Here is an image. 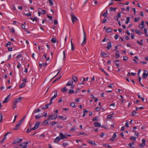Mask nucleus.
Instances as JSON below:
<instances>
[{"label": "nucleus", "instance_id": "nucleus-52", "mask_svg": "<svg viewBox=\"0 0 148 148\" xmlns=\"http://www.w3.org/2000/svg\"><path fill=\"white\" fill-rule=\"evenodd\" d=\"M21 27L22 28V29H26L27 28H26L25 27V25H24V24H22V25H21Z\"/></svg>", "mask_w": 148, "mask_h": 148}, {"label": "nucleus", "instance_id": "nucleus-33", "mask_svg": "<svg viewBox=\"0 0 148 148\" xmlns=\"http://www.w3.org/2000/svg\"><path fill=\"white\" fill-rule=\"evenodd\" d=\"M48 108V105H47V104H45V106L44 107H42V109H47Z\"/></svg>", "mask_w": 148, "mask_h": 148}, {"label": "nucleus", "instance_id": "nucleus-38", "mask_svg": "<svg viewBox=\"0 0 148 148\" xmlns=\"http://www.w3.org/2000/svg\"><path fill=\"white\" fill-rule=\"evenodd\" d=\"M74 92V91L73 90L70 89L69 90V94H72Z\"/></svg>", "mask_w": 148, "mask_h": 148}, {"label": "nucleus", "instance_id": "nucleus-50", "mask_svg": "<svg viewBox=\"0 0 148 148\" xmlns=\"http://www.w3.org/2000/svg\"><path fill=\"white\" fill-rule=\"evenodd\" d=\"M142 143L145 145L146 141L144 138H143L142 140Z\"/></svg>", "mask_w": 148, "mask_h": 148}, {"label": "nucleus", "instance_id": "nucleus-45", "mask_svg": "<svg viewBox=\"0 0 148 148\" xmlns=\"http://www.w3.org/2000/svg\"><path fill=\"white\" fill-rule=\"evenodd\" d=\"M49 120V119H47L44 122H43V123H46V124H48V120Z\"/></svg>", "mask_w": 148, "mask_h": 148}, {"label": "nucleus", "instance_id": "nucleus-58", "mask_svg": "<svg viewBox=\"0 0 148 148\" xmlns=\"http://www.w3.org/2000/svg\"><path fill=\"white\" fill-rule=\"evenodd\" d=\"M108 13H106V12H104L103 14V16L105 17H107V14Z\"/></svg>", "mask_w": 148, "mask_h": 148}, {"label": "nucleus", "instance_id": "nucleus-34", "mask_svg": "<svg viewBox=\"0 0 148 148\" xmlns=\"http://www.w3.org/2000/svg\"><path fill=\"white\" fill-rule=\"evenodd\" d=\"M70 105L71 106L73 107H76L75 103L73 102L71 103L70 104Z\"/></svg>", "mask_w": 148, "mask_h": 148}, {"label": "nucleus", "instance_id": "nucleus-31", "mask_svg": "<svg viewBox=\"0 0 148 148\" xmlns=\"http://www.w3.org/2000/svg\"><path fill=\"white\" fill-rule=\"evenodd\" d=\"M135 32L138 35H140L141 34V32L137 29L136 30Z\"/></svg>", "mask_w": 148, "mask_h": 148}, {"label": "nucleus", "instance_id": "nucleus-61", "mask_svg": "<svg viewBox=\"0 0 148 148\" xmlns=\"http://www.w3.org/2000/svg\"><path fill=\"white\" fill-rule=\"evenodd\" d=\"M118 35L117 34H116L114 37L115 39V40H117L118 39Z\"/></svg>", "mask_w": 148, "mask_h": 148}, {"label": "nucleus", "instance_id": "nucleus-44", "mask_svg": "<svg viewBox=\"0 0 148 148\" xmlns=\"http://www.w3.org/2000/svg\"><path fill=\"white\" fill-rule=\"evenodd\" d=\"M105 146L106 147H108V148H112L111 146L109 145L108 144H105Z\"/></svg>", "mask_w": 148, "mask_h": 148}, {"label": "nucleus", "instance_id": "nucleus-36", "mask_svg": "<svg viewBox=\"0 0 148 148\" xmlns=\"http://www.w3.org/2000/svg\"><path fill=\"white\" fill-rule=\"evenodd\" d=\"M126 19L127 20V21L125 22V23L127 24L129 23V21L130 20V18L129 17H127Z\"/></svg>", "mask_w": 148, "mask_h": 148}, {"label": "nucleus", "instance_id": "nucleus-14", "mask_svg": "<svg viewBox=\"0 0 148 148\" xmlns=\"http://www.w3.org/2000/svg\"><path fill=\"white\" fill-rule=\"evenodd\" d=\"M87 142L92 145H96V144L95 142L94 141H91L90 140H88Z\"/></svg>", "mask_w": 148, "mask_h": 148}, {"label": "nucleus", "instance_id": "nucleus-10", "mask_svg": "<svg viewBox=\"0 0 148 148\" xmlns=\"http://www.w3.org/2000/svg\"><path fill=\"white\" fill-rule=\"evenodd\" d=\"M112 47V44L111 42H109L107 44V46L106 48L108 49L109 50Z\"/></svg>", "mask_w": 148, "mask_h": 148}, {"label": "nucleus", "instance_id": "nucleus-12", "mask_svg": "<svg viewBox=\"0 0 148 148\" xmlns=\"http://www.w3.org/2000/svg\"><path fill=\"white\" fill-rule=\"evenodd\" d=\"M21 125L19 123L16 125L15 128L13 129V130H16L19 129L20 125Z\"/></svg>", "mask_w": 148, "mask_h": 148}, {"label": "nucleus", "instance_id": "nucleus-55", "mask_svg": "<svg viewBox=\"0 0 148 148\" xmlns=\"http://www.w3.org/2000/svg\"><path fill=\"white\" fill-rule=\"evenodd\" d=\"M48 1H49L50 4L51 5H53V3L51 0H48Z\"/></svg>", "mask_w": 148, "mask_h": 148}, {"label": "nucleus", "instance_id": "nucleus-20", "mask_svg": "<svg viewBox=\"0 0 148 148\" xmlns=\"http://www.w3.org/2000/svg\"><path fill=\"white\" fill-rule=\"evenodd\" d=\"M72 79L73 80L74 82H76L78 80L77 77L75 76H73L72 77Z\"/></svg>", "mask_w": 148, "mask_h": 148}, {"label": "nucleus", "instance_id": "nucleus-47", "mask_svg": "<svg viewBox=\"0 0 148 148\" xmlns=\"http://www.w3.org/2000/svg\"><path fill=\"white\" fill-rule=\"evenodd\" d=\"M116 8H114L113 7H111L110 8V11H113L114 10L115 11L116 10Z\"/></svg>", "mask_w": 148, "mask_h": 148}, {"label": "nucleus", "instance_id": "nucleus-26", "mask_svg": "<svg viewBox=\"0 0 148 148\" xmlns=\"http://www.w3.org/2000/svg\"><path fill=\"white\" fill-rule=\"evenodd\" d=\"M40 111V110L39 108H38L37 110H34L33 112V114L39 112Z\"/></svg>", "mask_w": 148, "mask_h": 148}, {"label": "nucleus", "instance_id": "nucleus-3", "mask_svg": "<svg viewBox=\"0 0 148 148\" xmlns=\"http://www.w3.org/2000/svg\"><path fill=\"white\" fill-rule=\"evenodd\" d=\"M54 92L55 94H54V96L53 97H52L51 98V99L50 100V102L49 103L47 104V105H48V106L50 105L51 104V103H52V100H53V99H55L57 96V90L55 91H54Z\"/></svg>", "mask_w": 148, "mask_h": 148}, {"label": "nucleus", "instance_id": "nucleus-62", "mask_svg": "<svg viewBox=\"0 0 148 148\" xmlns=\"http://www.w3.org/2000/svg\"><path fill=\"white\" fill-rule=\"evenodd\" d=\"M11 44V42H8V43L6 44V46L8 47V45H10Z\"/></svg>", "mask_w": 148, "mask_h": 148}, {"label": "nucleus", "instance_id": "nucleus-28", "mask_svg": "<svg viewBox=\"0 0 148 148\" xmlns=\"http://www.w3.org/2000/svg\"><path fill=\"white\" fill-rule=\"evenodd\" d=\"M13 106L12 107H13V109H14L16 108L17 103L15 102L14 101L13 102Z\"/></svg>", "mask_w": 148, "mask_h": 148}, {"label": "nucleus", "instance_id": "nucleus-1", "mask_svg": "<svg viewBox=\"0 0 148 148\" xmlns=\"http://www.w3.org/2000/svg\"><path fill=\"white\" fill-rule=\"evenodd\" d=\"M71 19L73 23L75 22H76L78 20L77 18L75 16L73 13H71Z\"/></svg>", "mask_w": 148, "mask_h": 148}, {"label": "nucleus", "instance_id": "nucleus-27", "mask_svg": "<svg viewBox=\"0 0 148 148\" xmlns=\"http://www.w3.org/2000/svg\"><path fill=\"white\" fill-rule=\"evenodd\" d=\"M100 70L103 72L106 75L108 76V73H106L103 69L101 68H100Z\"/></svg>", "mask_w": 148, "mask_h": 148}, {"label": "nucleus", "instance_id": "nucleus-11", "mask_svg": "<svg viewBox=\"0 0 148 148\" xmlns=\"http://www.w3.org/2000/svg\"><path fill=\"white\" fill-rule=\"evenodd\" d=\"M22 99V97H19L18 98L16 99H15V101H14L16 103H18L21 102Z\"/></svg>", "mask_w": 148, "mask_h": 148}, {"label": "nucleus", "instance_id": "nucleus-18", "mask_svg": "<svg viewBox=\"0 0 148 148\" xmlns=\"http://www.w3.org/2000/svg\"><path fill=\"white\" fill-rule=\"evenodd\" d=\"M119 51H116L115 54V58H118L120 57V54H119Z\"/></svg>", "mask_w": 148, "mask_h": 148}, {"label": "nucleus", "instance_id": "nucleus-15", "mask_svg": "<svg viewBox=\"0 0 148 148\" xmlns=\"http://www.w3.org/2000/svg\"><path fill=\"white\" fill-rule=\"evenodd\" d=\"M112 29L110 28H107L106 30V32L107 33H110L112 32Z\"/></svg>", "mask_w": 148, "mask_h": 148}, {"label": "nucleus", "instance_id": "nucleus-60", "mask_svg": "<svg viewBox=\"0 0 148 148\" xmlns=\"http://www.w3.org/2000/svg\"><path fill=\"white\" fill-rule=\"evenodd\" d=\"M138 20H139V18H135L134 19V20L135 22H137L138 21Z\"/></svg>", "mask_w": 148, "mask_h": 148}, {"label": "nucleus", "instance_id": "nucleus-46", "mask_svg": "<svg viewBox=\"0 0 148 148\" xmlns=\"http://www.w3.org/2000/svg\"><path fill=\"white\" fill-rule=\"evenodd\" d=\"M144 25V21H142L141 22V24L139 25V27H140V26H143Z\"/></svg>", "mask_w": 148, "mask_h": 148}, {"label": "nucleus", "instance_id": "nucleus-49", "mask_svg": "<svg viewBox=\"0 0 148 148\" xmlns=\"http://www.w3.org/2000/svg\"><path fill=\"white\" fill-rule=\"evenodd\" d=\"M67 145L68 144L66 143H64L62 144L63 146L64 147H66Z\"/></svg>", "mask_w": 148, "mask_h": 148}, {"label": "nucleus", "instance_id": "nucleus-37", "mask_svg": "<svg viewBox=\"0 0 148 148\" xmlns=\"http://www.w3.org/2000/svg\"><path fill=\"white\" fill-rule=\"evenodd\" d=\"M25 116H24V117H23L21 120H20V121L18 122V123L21 124V123L23 122L24 119H25Z\"/></svg>", "mask_w": 148, "mask_h": 148}, {"label": "nucleus", "instance_id": "nucleus-22", "mask_svg": "<svg viewBox=\"0 0 148 148\" xmlns=\"http://www.w3.org/2000/svg\"><path fill=\"white\" fill-rule=\"evenodd\" d=\"M61 68H60L57 69V71H58V73H57V74L53 78H54L55 77H56L59 73L61 71Z\"/></svg>", "mask_w": 148, "mask_h": 148}, {"label": "nucleus", "instance_id": "nucleus-54", "mask_svg": "<svg viewBox=\"0 0 148 148\" xmlns=\"http://www.w3.org/2000/svg\"><path fill=\"white\" fill-rule=\"evenodd\" d=\"M112 116L111 115L109 114L108 116L107 117V118L108 119H112Z\"/></svg>", "mask_w": 148, "mask_h": 148}, {"label": "nucleus", "instance_id": "nucleus-2", "mask_svg": "<svg viewBox=\"0 0 148 148\" xmlns=\"http://www.w3.org/2000/svg\"><path fill=\"white\" fill-rule=\"evenodd\" d=\"M83 34H84V39L82 42V43L81 45L82 46H83L85 45L86 43V32L84 31V30H83Z\"/></svg>", "mask_w": 148, "mask_h": 148}, {"label": "nucleus", "instance_id": "nucleus-4", "mask_svg": "<svg viewBox=\"0 0 148 148\" xmlns=\"http://www.w3.org/2000/svg\"><path fill=\"white\" fill-rule=\"evenodd\" d=\"M148 76V72L146 70H144V72L142 75V78L145 79Z\"/></svg>", "mask_w": 148, "mask_h": 148}, {"label": "nucleus", "instance_id": "nucleus-25", "mask_svg": "<svg viewBox=\"0 0 148 148\" xmlns=\"http://www.w3.org/2000/svg\"><path fill=\"white\" fill-rule=\"evenodd\" d=\"M58 117L59 118L64 120H66L67 119V117H64L63 116H58Z\"/></svg>", "mask_w": 148, "mask_h": 148}, {"label": "nucleus", "instance_id": "nucleus-24", "mask_svg": "<svg viewBox=\"0 0 148 148\" xmlns=\"http://www.w3.org/2000/svg\"><path fill=\"white\" fill-rule=\"evenodd\" d=\"M71 50L73 51L75 49L74 45H73V42L72 41H71Z\"/></svg>", "mask_w": 148, "mask_h": 148}, {"label": "nucleus", "instance_id": "nucleus-56", "mask_svg": "<svg viewBox=\"0 0 148 148\" xmlns=\"http://www.w3.org/2000/svg\"><path fill=\"white\" fill-rule=\"evenodd\" d=\"M145 145L143 144H141L139 145V147H143Z\"/></svg>", "mask_w": 148, "mask_h": 148}, {"label": "nucleus", "instance_id": "nucleus-29", "mask_svg": "<svg viewBox=\"0 0 148 148\" xmlns=\"http://www.w3.org/2000/svg\"><path fill=\"white\" fill-rule=\"evenodd\" d=\"M30 18L31 20H32V21H37L38 20V19L36 17L34 18H33L32 17H30Z\"/></svg>", "mask_w": 148, "mask_h": 148}, {"label": "nucleus", "instance_id": "nucleus-21", "mask_svg": "<svg viewBox=\"0 0 148 148\" xmlns=\"http://www.w3.org/2000/svg\"><path fill=\"white\" fill-rule=\"evenodd\" d=\"M68 90L67 88L65 87H64L61 90V91L62 92H66Z\"/></svg>", "mask_w": 148, "mask_h": 148}, {"label": "nucleus", "instance_id": "nucleus-13", "mask_svg": "<svg viewBox=\"0 0 148 148\" xmlns=\"http://www.w3.org/2000/svg\"><path fill=\"white\" fill-rule=\"evenodd\" d=\"M56 119L55 118V117L53 116V114H51L49 115L48 117V119L49 120H51L55 119Z\"/></svg>", "mask_w": 148, "mask_h": 148}, {"label": "nucleus", "instance_id": "nucleus-9", "mask_svg": "<svg viewBox=\"0 0 148 148\" xmlns=\"http://www.w3.org/2000/svg\"><path fill=\"white\" fill-rule=\"evenodd\" d=\"M10 95H11L10 94H9L7 96V97L5 98V100L2 102L3 103H5L7 102L8 101V100H9L8 98H9V97H10Z\"/></svg>", "mask_w": 148, "mask_h": 148}, {"label": "nucleus", "instance_id": "nucleus-57", "mask_svg": "<svg viewBox=\"0 0 148 148\" xmlns=\"http://www.w3.org/2000/svg\"><path fill=\"white\" fill-rule=\"evenodd\" d=\"M41 13L43 14H45L46 13V12L45 10H41Z\"/></svg>", "mask_w": 148, "mask_h": 148}, {"label": "nucleus", "instance_id": "nucleus-63", "mask_svg": "<svg viewBox=\"0 0 148 148\" xmlns=\"http://www.w3.org/2000/svg\"><path fill=\"white\" fill-rule=\"evenodd\" d=\"M107 21V19L105 18H104L102 21L103 23H105Z\"/></svg>", "mask_w": 148, "mask_h": 148}, {"label": "nucleus", "instance_id": "nucleus-19", "mask_svg": "<svg viewBox=\"0 0 148 148\" xmlns=\"http://www.w3.org/2000/svg\"><path fill=\"white\" fill-rule=\"evenodd\" d=\"M73 82L72 80H70L69 81L67 84H66V86H70L72 84H73Z\"/></svg>", "mask_w": 148, "mask_h": 148}, {"label": "nucleus", "instance_id": "nucleus-40", "mask_svg": "<svg viewBox=\"0 0 148 148\" xmlns=\"http://www.w3.org/2000/svg\"><path fill=\"white\" fill-rule=\"evenodd\" d=\"M61 77V76H60V77H58V78H57L53 82V83H54V82H55L56 81H58L60 79V78Z\"/></svg>", "mask_w": 148, "mask_h": 148}, {"label": "nucleus", "instance_id": "nucleus-17", "mask_svg": "<svg viewBox=\"0 0 148 148\" xmlns=\"http://www.w3.org/2000/svg\"><path fill=\"white\" fill-rule=\"evenodd\" d=\"M60 139L59 136L57 137L54 140V142L55 143H58L60 140Z\"/></svg>", "mask_w": 148, "mask_h": 148}, {"label": "nucleus", "instance_id": "nucleus-5", "mask_svg": "<svg viewBox=\"0 0 148 148\" xmlns=\"http://www.w3.org/2000/svg\"><path fill=\"white\" fill-rule=\"evenodd\" d=\"M40 123L38 122H36L34 127L32 128L31 129V130H34L37 129L39 126Z\"/></svg>", "mask_w": 148, "mask_h": 148}, {"label": "nucleus", "instance_id": "nucleus-39", "mask_svg": "<svg viewBox=\"0 0 148 148\" xmlns=\"http://www.w3.org/2000/svg\"><path fill=\"white\" fill-rule=\"evenodd\" d=\"M41 116H40L39 114L38 115H36L35 116V118L37 119L40 118Z\"/></svg>", "mask_w": 148, "mask_h": 148}, {"label": "nucleus", "instance_id": "nucleus-8", "mask_svg": "<svg viewBox=\"0 0 148 148\" xmlns=\"http://www.w3.org/2000/svg\"><path fill=\"white\" fill-rule=\"evenodd\" d=\"M22 140V138L20 139L19 138H17L15 141L13 143V144H16L17 143H18L21 141Z\"/></svg>", "mask_w": 148, "mask_h": 148}, {"label": "nucleus", "instance_id": "nucleus-43", "mask_svg": "<svg viewBox=\"0 0 148 148\" xmlns=\"http://www.w3.org/2000/svg\"><path fill=\"white\" fill-rule=\"evenodd\" d=\"M134 142H132V143H129V145L130 147H133L132 146V145H134Z\"/></svg>", "mask_w": 148, "mask_h": 148}, {"label": "nucleus", "instance_id": "nucleus-41", "mask_svg": "<svg viewBox=\"0 0 148 148\" xmlns=\"http://www.w3.org/2000/svg\"><path fill=\"white\" fill-rule=\"evenodd\" d=\"M10 31L12 33H14V32H15L14 29L13 27H12L10 29Z\"/></svg>", "mask_w": 148, "mask_h": 148}, {"label": "nucleus", "instance_id": "nucleus-16", "mask_svg": "<svg viewBox=\"0 0 148 148\" xmlns=\"http://www.w3.org/2000/svg\"><path fill=\"white\" fill-rule=\"evenodd\" d=\"M94 125L95 127H99L101 126L100 123L98 122H95L94 123Z\"/></svg>", "mask_w": 148, "mask_h": 148}, {"label": "nucleus", "instance_id": "nucleus-59", "mask_svg": "<svg viewBox=\"0 0 148 148\" xmlns=\"http://www.w3.org/2000/svg\"><path fill=\"white\" fill-rule=\"evenodd\" d=\"M76 130V128L74 127L70 129V131H73L75 130Z\"/></svg>", "mask_w": 148, "mask_h": 148}, {"label": "nucleus", "instance_id": "nucleus-53", "mask_svg": "<svg viewBox=\"0 0 148 148\" xmlns=\"http://www.w3.org/2000/svg\"><path fill=\"white\" fill-rule=\"evenodd\" d=\"M51 123V125L53 126L55 125V124H56L57 123L53 121Z\"/></svg>", "mask_w": 148, "mask_h": 148}, {"label": "nucleus", "instance_id": "nucleus-7", "mask_svg": "<svg viewBox=\"0 0 148 148\" xmlns=\"http://www.w3.org/2000/svg\"><path fill=\"white\" fill-rule=\"evenodd\" d=\"M121 12H119L117 14V15L116 16H114V18L115 19H116V20L117 21H119L118 19L119 18H120L121 16Z\"/></svg>", "mask_w": 148, "mask_h": 148}, {"label": "nucleus", "instance_id": "nucleus-51", "mask_svg": "<svg viewBox=\"0 0 148 148\" xmlns=\"http://www.w3.org/2000/svg\"><path fill=\"white\" fill-rule=\"evenodd\" d=\"M123 60L125 61H127L128 60V58L126 56L123 57Z\"/></svg>", "mask_w": 148, "mask_h": 148}, {"label": "nucleus", "instance_id": "nucleus-30", "mask_svg": "<svg viewBox=\"0 0 148 148\" xmlns=\"http://www.w3.org/2000/svg\"><path fill=\"white\" fill-rule=\"evenodd\" d=\"M25 84L23 83H21L19 86V88H22L24 87L25 86Z\"/></svg>", "mask_w": 148, "mask_h": 148}, {"label": "nucleus", "instance_id": "nucleus-35", "mask_svg": "<svg viewBox=\"0 0 148 148\" xmlns=\"http://www.w3.org/2000/svg\"><path fill=\"white\" fill-rule=\"evenodd\" d=\"M130 139L133 141H135L136 140V138L135 137L133 136L130 137Z\"/></svg>", "mask_w": 148, "mask_h": 148}, {"label": "nucleus", "instance_id": "nucleus-42", "mask_svg": "<svg viewBox=\"0 0 148 148\" xmlns=\"http://www.w3.org/2000/svg\"><path fill=\"white\" fill-rule=\"evenodd\" d=\"M81 134H84L85 136H86L87 135L86 134L84 133H82V132H79L77 134V135H81Z\"/></svg>", "mask_w": 148, "mask_h": 148}, {"label": "nucleus", "instance_id": "nucleus-48", "mask_svg": "<svg viewBox=\"0 0 148 148\" xmlns=\"http://www.w3.org/2000/svg\"><path fill=\"white\" fill-rule=\"evenodd\" d=\"M63 60H65L66 58V56L65 54V51H63Z\"/></svg>", "mask_w": 148, "mask_h": 148}, {"label": "nucleus", "instance_id": "nucleus-64", "mask_svg": "<svg viewBox=\"0 0 148 148\" xmlns=\"http://www.w3.org/2000/svg\"><path fill=\"white\" fill-rule=\"evenodd\" d=\"M136 113V112L135 111V110H134L132 112V115H135Z\"/></svg>", "mask_w": 148, "mask_h": 148}, {"label": "nucleus", "instance_id": "nucleus-32", "mask_svg": "<svg viewBox=\"0 0 148 148\" xmlns=\"http://www.w3.org/2000/svg\"><path fill=\"white\" fill-rule=\"evenodd\" d=\"M51 41L52 42L55 43L56 41V39L55 38H52L51 40Z\"/></svg>", "mask_w": 148, "mask_h": 148}, {"label": "nucleus", "instance_id": "nucleus-6", "mask_svg": "<svg viewBox=\"0 0 148 148\" xmlns=\"http://www.w3.org/2000/svg\"><path fill=\"white\" fill-rule=\"evenodd\" d=\"M60 139L63 140L64 138H67L68 137L67 136L64 135L62 133H61L59 134V136Z\"/></svg>", "mask_w": 148, "mask_h": 148}, {"label": "nucleus", "instance_id": "nucleus-23", "mask_svg": "<svg viewBox=\"0 0 148 148\" xmlns=\"http://www.w3.org/2000/svg\"><path fill=\"white\" fill-rule=\"evenodd\" d=\"M101 56L103 57H107V54L106 53L104 52H101Z\"/></svg>", "mask_w": 148, "mask_h": 148}]
</instances>
